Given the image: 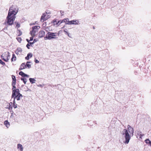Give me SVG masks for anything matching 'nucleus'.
I'll return each instance as SVG.
<instances>
[{
    "mask_svg": "<svg viewBox=\"0 0 151 151\" xmlns=\"http://www.w3.org/2000/svg\"><path fill=\"white\" fill-rule=\"evenodd\" d=\"M18 7L16 6L12 5L9 8L8 16L4 22L6 25H11L13 23L18 12Z\"/></svg>",
    "mask_w": 151,
    "mask_h": 151,
    "instance_id": "obj_1",
    "label": "nucleus"
},
{
    "mask_svg": "<svg viewBox=\"0 0 151 151\" xmlns=\"http://www.w3.org/2000/svg\"><path fill=\"white\" fill-rule=\"evenodd\" d=\"M127 127V130L124 129L122 133V135H124L125 138V140L123 141V142L126 144L129 143L131 138V136H133L134 133L133 129L129 125H128Z\"/></svg>",
    "mask_w": 151,
    "mask_h": 151,
    "instance_id": "obj_2",
    "label": "nucleus"
},
{
    "mask_svg": "<svg viewBox=\"0 0 151 151\" xmlns=\"http://www.w3.org/2000/svg\"><path fill=\"white\" fill-rule=\"evenodd\" d=\"M12 86V98L16 99L18 101L20 100L22 98V96L20 93L19 89H16V88L15 86Z\"/></svg>",
    "mask_w": 151,
    "mask_h": 151,
    "instance_id": "obj_3",
    "label": "nucleus"
},
{
    "mask_svg": "<svg viewBox=\"0 0 151 151\" xmlns=\"http://www.w3.org/2000/svg\"><path fill=\"white\" fill-rule=\"evenodd\" d=\"M57 35H58L59 34L56 32H48L47 33V35H46L44 38L45 40H51L52 39H57L58 37H56V36H57Z\"/></svg>",
    "mask_w": 151,
    "mask_h": 151,
    "instance_id": "obj_4",
    "label": "nucleus"
},
{
    "mask_svg": "<svg viewBox=\"0 0 151 151\" xmlns=\"http://www.w3.org/2000/svg\"><path fill=\"white\" fill-rule=\"evenodd\" d=\"M10 53L9 52H6L1 56V58L5 62H8L10 58Z\"/></svg>",
    "mask_w": 151,
    "mask_h": 151,
    "instance_id": "obj_5",
    "label": "nucleus"
},
{
    "mask_svg": "<svg viewBox=\"0 0 151 151\" xmlns=\"http://www.w3.org/2000/svg\"><path fill=\"white\" fill-rule=\"evenodd\" d=\"M40 28V27L38 26H35L33 27H32V31L30 32V34L32 36H34L35 35V33Z\"/></svg>",
    "mask_w": 151,
    "mask_h": 151,
    "instance_id": "obj_6",
    "label": "nucleus"
},
{
    "mask_svg": "<svg viewBox=\"0 0 151 151\" xmlns=\"http://www.w3.org/2000/svg\"><path fill=\"white\" fill-rule=\"evenodd\" d=\"M68 24H75L78 25L79 24V21L77 20H74L71 21H68V22L66 23Z\"/></svg>",
    "mask_w": 151,
    "mask_h": 151,
    "instance_id": "obj_7",
    "label": "nucleus"
},
{
    "mask_svg": "<svg viewBox=\"0 0 151 151\" xmlns=\"http://www.w3.org/2000/svg\"><path fill=\"white\" fill-rule=\"evenodd\" d=\"M136 133L137 134V137H138V136H139V138L142 139V137L144 135V134H142V132L139 131H136Z\"/></svg>",
    "mask_w": 151,
    "mask_h": 151,
    "instance_id": "obj_8",
    "label": "nucleus"
},
{
    "mask_svg": "<svg viewBox=\"0 0 151 151\" xmlns=\"http://www.w3.org/2000/svg\"><path fill=\"white\" fill-rule=\"evenodd\" d=\"M47 15V13H44L42 14L41 19V21L43 20V21L45 20H46L48 18V17L46 16Z\"/></svg>",
    "mask_w": 151,
    "mask_h": 151,
    "instance_id": "obj_9",
    "label": "nucleus"
},
{
    "mask_svg": "<svg viewBox=\"0 0 151 151\" xmlns=\"http://www.w3.org/2000/svg\"><path fill=\"white\" fill-rule=\"evenodd\" d=\"M22 52V50L20 48H18L15 51V53L17 55L21 54Z\"/></svg>",
    "mask_w": 151,
    "mask_h": 151,
    "instance_id": "obj_10",
    "label": "nucleus"
},
{
    "mask_svg": "<svg viewBox=\"0 0 151 151\" xmlns=\"http://www.w3.org/2000/svg\"><path fill=\"white\" fill-rule=\"evenodd\" d=\"M17 149L20 151H23V148L22 146L20 144H19L17 145Z\"/></svg>",
    "mask_w": 151,
    "mask_h": 151,
    "instance_id": "obj_11",
    "label": "nucleus"
},
{
    "mask_svg": "<svg viewBox=\"0 0 151 151\" xmlns=\"http://www.w3.org/2000/svg\"><path fill=\"white\" fill-rule=\"evenodd\" d=\"M45 35V32L42 30L40 31L39 32V36L40 37H42Z\"/></svg>",
    "mask_w": 151,
    "mask_h": 151,
    "instance_id": "obj_12",
    "label": "nucleus"
},
{
    "mask_svg": "<svg viewBox=\"0 0 151 151\" xmlns=\"http://www.w3.org/2000/svg\"><path fill=\"white\" fill-rule=\"evenodd\" d=\"M32 56V54L31 53L28 54L27 56L26 57L25 59L27 60H28L29 58H31Z\"/></svg>",
    "mask_w": 151,
    "mask_h": 151,
    "instance_id": "obj_13",
    "label": "nucleus"
},
{
    "mask_svg": "<svg viewBox=\"0 0 151 151\" xmlns=\"http://www.w3.org/2000/svg\"><path fill=\"white\" fill-rule=\"evenodd\" d=\"M26 68H25V65L24 63H22L21 66H20V67L19 68V70H22L23 69H25Z\"/></svg>",
    "mask_w": 151,
    "mask_h": 151,
    "instance_id": "obj_14",
    "label": "nucleus"
},
{
    "mask_svg": "<svg viewBox=\"0 0 151 151\" xmlns=\"http://www.w3.org/2000/svg\"><path fill=\"white\" fill-rule=\"evenodd\" d=\"M4 124L6 126V127L7 128H8L10 126V124L9 122H8V121L7 120L5 121L4 122Z\"/></svg>",
    "mask_w": 151,
    "mask_h": 151,
    "instance_id": "obj_15",
    "label": "nucleus"
},
{
    "mask_svg": "<svg viewBox=\"0 0 151 151\" xmlns=\"http://www.w3.org/2000/svg\"><path fill=\"white\" fill-rule=\"evenodd\" d=\"M29 81L30 83L32 84L35 83L36 81V80H35L34 78H29Z\"/></svg>",
    "mask_w": 151,
    "mask_h": 151,
    "instance_id": "obj_16",
    "label": "nucleus"
},
{
    "mask_svg": "<svg viewBox=\"0 0 151 151\" xmlns=\"http://www.w3.org/2000/svg\"><path fill=\"white\" fill-rule=\"evenodd\" d=\"M16 60V57L14 54H12V58L11 59V62H13L14 61H15Z\"/></svg>",
    "mask_w": 151,
    "mask_h": 151,
    "instance_id": "obj_17",
    "label": "nucleus"
},
{
    "mask_svg": "<svg viewBox=\"0 0 151 151\" xmlns=\"http://www.w3.org/2000/svg\"><path fill=\"white\" fill-rule=\"evenodd\" d=\"M145 142L147 144H149L151 146V141H150L149 139H146L145 140Z\"/></svg>",
    "mask_w": 151,
    "mask_h": 151,
    "instance_id": "obj_18",
    "label": "nucleus"
},
{
    "mask_svg": "<svg viewBox=\"0 0 151 151\" xmlns=\"http://www.w3.org/2000/svg\"><path fill=\"white\" fill-rule=\"evenodd\" d=\"M30 62H27V64L25 65V68H27V67H28V68H30L31 67V65L29 64L30 63Z\"/></svg>",
    "mask_w": 151,
    "mask_h": 151,
    "instance_id": "obj_19",
    "label": "nucleus"
},
{
    "mask_svg": "<svg viewBox=\"0 0 151 151\" xmlns=\"http://www.w3.org/2000/svg\"><path fill=\"white\" fill-rule=\"evenodd\" d=\"M14 98V100L13 101V107L14 108H17V104H16L15 101V99H16Z\"/></svg>",
    "mask_w": 151,
    "mask_h": 151,
    "instance_id": "obj_20",
    "label": "nucleus"
},
{
    "mask_svg": "<svg viewBox=\"0 0 151 151\" xmlns=\"http://www.w3.org/2000/svg\"><path fill=\"white\" fill-rule=\"evenodd\" d=\"M25 74L22 71H20L19 73V75H21L22 77H24V76L25 75Z\"/></svg>",
    "mask_w": 151,
    "mask_h": 151,
    "instance_id": "obj_21",
    "label": "nucleus"
},
{
    "mask_svg": "<svg viewBox=\"0 0 151 151\" xmlns=\"http://www.w3.org/2000/svg\"><path fill=\"white\" fill-rule=\"evenodd\" d=\"M60 21H58V22L56 20H54L53 21V23L54 25L58 24L59 23Z\"/></svg>",
    "mask_w": 151,
    "mask_h": 151,
    "instance_id": "obj_22",
    "label": "nucleus"
},
{
    "mask_svg": "<svg viewBox=\"0 0 151 151\" xmlns=\"http://www.w3.org/2000/svg\"><path fill=\"white\" fill-rule=\"evenodd\" d=\"M21 80L23 82H24V83L25 84H26V82H27V79H26L24 78H22L21 79Z\"/></svg>",
    "mask_w": 151,
    "mask_h": 151,
    "instance_id": "obj_23",
    "label": "nucleus"
},
{
    "mask_svg": "<svg viewBox=\"0 0 151 151\" xmlns=\"http://www.w3.org/2000/svg\"><path fill=\"white\" fill-rule=\"evenodd\" d=\"M0 64H1L2 65L4 66L5 65V63L2 61L0 59Z\"/></svg>",
    "mask_w": 151,
    "mask_h": 151,
    "instance_id": "obj_24",
    "label": "nucleus"
},
{
    "mask_svg": "<svg viewBox=\"0 0 151 151\" xmlns=\"http://www.w3.org/2000/svg\"><path fill=\"white\" fill-rule=\"evenodd\" d=\"M68 20V19H64L63 20V21L64 22H66V23L67 22H68V21H69Z\"/></svg>",
    "mask_w": 151,
    "mask_h": 151,
    "instance_id": "obj_25",
    "label": "nucleus"
},
{
    "mask_svg": "<svg viewBox=\"0 0 151 151\" xmlns=\"http://www.w3.org/2000/svg\"><path fill=\"white\" fill-rule=\"evenodd\" d=\"M16 81H12V86H15L16 84Z\"/></svg>",
    "mask_w": 151,
    "mask_h": 151,
    "instance_id": "obj_26",
    "label": "nucleus"
},
{
    "mask_svg": "<svg viewBox=\"0 0 151 151\" xmlns=\"http://www.w3.org/2000/svg\"><path fill=\"white\" fill-rule=\"evenodd\" d=\"M17 39L19 42H20L22 41V39L21 37H17L16 38Z\"/></svg>",
    "mask_w": 151,
    "mask_h": 151,
    "instance_id": "obj_27",
    "label": "nucleus"
},
{
    "mask_svg": "<svg viewBox=\"0 0 151 151\" xmlns=\"http://www.w3.org/2000/svg\"><path fill=\"white\" fill-rule=\"evenodd\" d=\"M12 81H16V78L15 76L12 75Z\"/></svg>",
    "mask_w": 151,
    "mask_h": 151,
    "instance_id": "obj_28",
    "label": "nucleus"
},
{
    "mask_svg": "<svg viewBox=\"0 0 151 151\" xmlns=\"http://www.w3.org/2000/svg\"><path fill=\"white\" fill-rule=\"evenodd\" d=\"M15 24H16V27H17V28H18L20 27V24H19L18 23H15Z\"/></svg>",
    "mask_w": 151,
    "mask_h": 151,
    "instance_id": "obj_29",
    "label": "nucleus"
},
{
    "mask_svg": "<svg viewBox=\"0 0 151 151\" xmlns=\"http://www.w3.org/2000/svg\"><path fill=\"white\" fill-rule=\"evenodd\" d=\"M67 29H65L64 30V32H65V34H67L68 33V32L67 31Z\"/></svg>",
    "mask_w": 151,
    "mask_h": 151,
    "instance_id": "obj_30",
    "label": "nucleus"
},
{
    "mask_svg": "<svg viewBox=\"0 0 151 151\" xmlns=\"http://www.w3.org/2000/svg\"><path fill=\"white\" fill-rule=\"evenodd\" d=\"M30 46V45H29V44L28 43L27 44V47L28 49H29V47Z\"/></svg>",
    "mask_w": 151,
    "mask_h": 151,
    "instance_id": "obj_31",
    "label": "nucleus"
},
{
    "mask_svg": "<svg viewBox=\"0 0 151 151\" xmlns=\"http://www.w3.org/2000/svg\"><path fill=\"white\" fill-rule=\"evenodd\" d=\"M33 37L34 36H32V37H30V41H31L33 40Z\"/></svg>",
    "mask_w": 151,
    "mask_h": 151,
    "instance_id": "obj_32",
    "label": "nucleus"
},
{
    "mask_svg": "<svg viewBox=\"0 0 151 151\" xmlns=\"http://www.w3.org/2000/svg\"><path fill=\"white\" fill-rule=\"evenodd\" d=\"M35 63H39V61L35 59Z\"/></svg>",
    "mask_w": 151,
    "mask_h": 151,
    "instance_id": "obj_33",
    "label": "nucleus"
},
{
    "mask_svg": "<svg viewBox=\"0 0 151 151\" xmlns=\"http://www.w3.org/2000/svg\"><path fill=\"white\" fill-rule=\"evenodd\" d=\"M19 34L18 35L20 36L22 34V32H21L20 31H19Z\"/></svg>",
    "mask_w": 151,
    "mask_h": 151,
    "instance_id": "obj_34",
    "label": "nucleus"
},
{
    "mask_svg": "<svg viewBox=\"0 0 151 151\" xmlns=\"http://www.w3.org/2000/svg\"><path fill=\"white\" fill-rule=\"evenodd\" d=\"M60 13L62 15H63L64 12L63 11H60Z\"/></svg>",
    "mask_w": 151,
    "mask_h": 151,
    "instance_id": "obj_35",
    "label": "nucleus"
},
{
    "mask_svg": "<svg viewBox=\"0 0 151 151\" xmlns=\"http://www.w3.org/2000/svg\"><path fill=\"white\" fill-rule=\"evenodd\" d=\"M37 41V40L36 39H35L34 40H33V43L34 44L35 42H36Z\"/></svg>",
    "mask_w": 151,
    "mask_h": 151,
    "instance_id": "obj_36",
    "label": "nucleus"
},
{
    "mask_svg": "<svg viewBox=\"0 0 151 151\" xmlns=\"http://www.w3.org/2000/svg\"><path fill=\"white\" fill-rule=\"evenodd\" d=\"M44 86V85H41V84H40L39 85H37V86H40V87H43Z\"/></svg>",
    "mask_w": 151,
    "mask_h": 151,
    "instance_id": "obj_37",
    "label": "nucleus"
},
{
    "mask_svg": "<svg viewBox=\"0 0 151 151\" xmlns=\"http://www.w3.org/2000/svg\"><path fill=\"white\" fill-rule=\"evenodd\" d=\"M26 77L27 78H29V76L28 75L25 74V75L24 76V77Z\"/></svg>",
    "mask_w": 151,
    "mask_h": 151,
    "instance_id": "obj_38",
    "label": "nucleus"
},
{
    "mask_svg": "<svg viewBox=\"0 0 151 151\" xmlns=\"http://www.w3.org/2000/svg\"><path fill=\"white\" fill-rule=\"evenodd\" d=\"M28 44H29V45H32V44H33L34 43H33V42H29L28 43Z\"/></svg>",
    "mask_w": 151,
    "mask_h": 151,
    "instance_id": "obj_39",
    "label": "nucleus"
},
{
    "mask_svg": "<svg viewBox=\"0 0 151 151\" xmlns=\"http://www.w3.org/2000/svg\"><path fill=\"white\" fill-rule=\"evenodd\" d=\"M67 34L68 35V36L69 37H71H71L70 35V34H69V33H68Z\"/></svg>",
    "mask_w": 151,
    "mask_h": 151,
    "instance_id": "obj_40",
    "label": "nucleus"
},
{
    "mask_svg": "<svg viewBox=\"0 0 151 151\" xmlns=\"http://www.w3.org/2000/svg\"><path fill=\"white\" fill-rule=\"evenodd\" d=\"M26 40L29 43V40L28 39H26Z\"/></svg>",
    "mask_w": 151,
    "mask_h": 151,
    "instance_id": "obj_41",
    "label": "nucleus"
}]
</instances>
